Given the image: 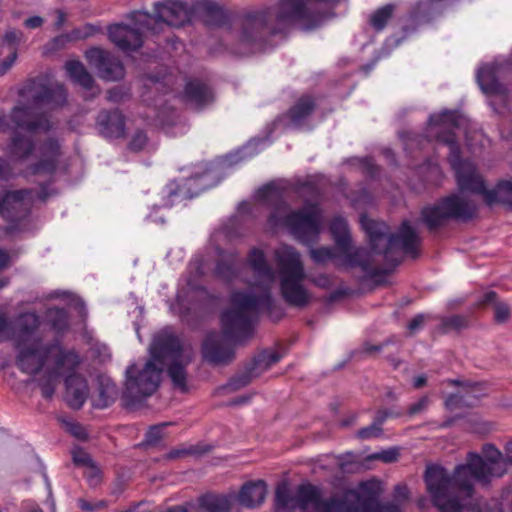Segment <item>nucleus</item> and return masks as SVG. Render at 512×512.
Instances as JSON below:
<instances>
[{"mask_svg": "<svg viewBox=\"0 0 512 512\" xmlns=\"http://www.w3.org/2000/svg\"><path fill=\"white\" fill-rule=\"evenodd\" d=\"M399 450L397 448H390L388 450H384L380 453H377L373 456L374 459H379L385 463H392L397 461L399 458Z\"/></svg>", "mask_w": 512, "mask_h": 512, "instance_id": "c9c22d12", "label": "nucleus"}, {"mask_svg": "<svg viewBox=\"0 0 512 512\" xmlns=\"http://www.w3.org/2000/svg\"><path fill=\"white\" fill-rule=\"evenodd\" d=\"M316 25H317V23H315V24H313V25H307V26H306V28H312V27H314V26H316Z\"/></svg>", "mask_w": 512, "mask_h": 512, "instance_id": "69168bd1", "label": "nucleus"}, {"mask_svg": "<svg viewBox=\"0 0 512 512\" xmlns=\"http://www.w3.org/2000/svg\"><path fill=\"white\" fill-rule=\"evenodd\" d=\"M68 40H69L68 36L61 35V36L56 37L53 40V43L56 44V45H64Z\"/></svg>", "mask_w": 512, "mask_h": 512, "instance_id": "13d9d810", "label": "nucleus"}, {"mask_svg": "<svg viewBox=\"0 0 512 512\" xmlns=\"http://www.w3.org/2000/svg\"><path fill=\"white\" fill-rule=\"evenodd\" d=\"M281 356L276 351H264L255 357L252 366L248 370L249 378L258 377L264 371L280 360Z\"/></svg>", "mask_w": 512, "mask_h": 512, "instance_id": "a878e982", "label": "nucleus"}, {"mask_svg": "<svg viewBox=\"0 0 512 512\" xmlns=\"http://www.w3.org/2000/svg\"><path fill=\"white\" fill-rule=\"evenodd\" d=\"M314 102L312 98L302 97L290 110V118L294 124L300 123L313 111Z\"/></svg>", "mask_w": 512, "mask_h": 512, "instance_id": "c85d7f7f", "label": "nucleus"}, {"mask_svg": "<svg viewBox=\"0 0 512 512\" xmlns=\"http://www.w3.org/2000/svg\"><path fill=\"white\" fill-rule=\"evenodd\" d=\"M65 399L74 409L82 407L88 397L86 380L79 375H71L66 379Z\"/></svg>", "mask_w": 512, "mask_h": 512, "instance_id": "aec40b11", "label": "nucleus"}, {"mask_svg": "<svg viewBox=\"0 0 512 512\" xmlns=\"http://www.w3.org/2000/svg\"><path fill=\"white\" fill-rule=\"evenodd\" d=\"M97 123L106 137L117 138L124 134V118L118 110L103 111L98 115Z\"/></svg>", "mask_w": 512, "mask_h": 512, "instance_id": "412c9836", "label": "nucleus"}, {"mask_svg": "<svg viewBox=\"0 0 512 512\" xmlns=\"http://www.w3.org/2000/svg\"><path fill=\"white\" fill-rule=\"evenodd\" d=\"M153 18L150 14L136 11L128 16L129 23H118L108 27L110 41L123 51L136 50L143 44V33L147 30L156 32L150 27Z\"/></svg>", "mask_w": 512, "mask_h": 512, "instance_id": "9d476101", "label": "nucleus"}, {"mask_svg": "<svg viewBox=\"0 0 512 512\" xmlns=\"http://www.w3.org/2000/svg\"><path fill=\"white\" fill-rule=\"evenodd\" d=\"M14 175V169L11 163L0 158V180H8Z\"/></svg>", "mask_w": 512, "mask_h": 512, "instance_id": "ea45409f", "label": "nucleus"}, {"mask_svg": "<svg viewBox=\"0 0 512 512\" xmlns=\"http://www.w3.org/2000/svg\"><path fill=\"white\" fill-rule=\"evenodd\" d=\"M458 401V397L456 395H452L450 396L447 400H446V406L449 408V409H453L455 403Z\"/></svg>", "mask_w": 512, "mask_h": 512, "instance_id": "bf43d9fd", "label": "nucleus"}, {"mask_svg": "<svg viewBox=\"0 0 512 512\" xmlns=\"http://www.w3.org/2000/svg\"><path fill=\"white\" fill-rule=\"evenodd\" d=\"M147 143V137L143 132H137L134 134L131 142L130 149L133 151H140L144 148Z\"/></svg>", "mask_w": 512, "mask_h": 512, "instance_id": "58836bf2", "label": "nucleus"}, {"mask_svg": "<svg viewBox=\"0 0 512 512\" xmlns=\"http://www.w3.org/2000/svg\"><path fill=\"white\" fill-rule=\"evenodd\" d=\"M151 359L145 364L137 376H133L135 367L127 369L126 389L131 394L149 396L153 394L161 381V373L167 366V373L173 387L186 392V366L192 361L193 350L189 344L182 343L169 330L158 333L150 347Z\"/></svg>", "mask_w": 512, "mask_h": 512, "instance_id": "7ed1b4c3", "label": "nucleus"}, {"mask_svg": "<svg viewBox=\"0 0 512 512\" xmlns=\"http://www.w3.org/2000/svg\"><path fill=\"white\" fill-rule=\"evenodd\" d=\"M217 272H218L221 276H223V277H226V276H227V275H226V273H225V271H224V269H223V265H218V267H217Z\"/></svg>", "mask_w": 512, "mask_h": 512, "instance_id": "680f3d73", "label": "nucleus"}, {"mask_svg": "<svg viewBox=\"0 0 512 512\" xmlns=\"http://www.w3.org/2000/svg\"><path fill=\"white\" fill-rule=\"evenodd\" d=\"M60 156V146L56 141L49 140L39 151L37 161L30 163L25 171L26 175H50L57 166Z\"/></svg>", "mask_w": 512, "mask_h": 512, "instance_id": "dca6fc26", "label": "nucleus"}, {"mask_svg": "<svg viewBox=\"0 0 512 512\" xmlns=\"http://www.w3.org/2000/svg\"><path fill=\"white\" fill-rule=\"evenodd\" d=\"M381 428L379 423H373L368 427H365L358 431V437L362 439H368L380 435Z\"/></svg>", "mask_w": 512, "mask_h": 512, "instance_id": "e433bc0d", "label": "nucleus"}, {"mask_svg": "<svg viewBox=\"0 0 512 512\" xmlns=\"http://www.w3.org/2000/svg\"><path fill=\"white\" fill-rule=\"evenodd\" d=\"M393 10L394 7L392 5H385L384 7L375 11L370 18L371 25L376 30H382L390 19Z\"/></svg>", "mask_w": 512, "mask_h": 512, "instance_id": "2f4dec72", "label": "nucleus"}, {"mask_svg": "<svg viewBox=\"0 0 512 512\" xmlns=\"http://www.w3.org/2000/svg\"><path fill=\"white\" fill-rule=\"evenodd\" d=\"M360 223L368 235L373 249L378 248V242L385 241L387 243V249L384 252L386 256L395 248H400L405 253L415 255L419 238L407 222L402 224L397 235H391L389 237H387L388 228L383 222L362 216Z\"/></svg>", "mask_w": 512, "mask_h": 512, "instance_id": "1a4fd4ad", "label": "nucleus"}, {"mask_svg": "<svg viewBox=\"0 0 512 512\" xmlns=\"http://www.w3.org/2000/svg\"><path fill=\"white\" fill-rule=\"evenodd\" d=\"M31 512H42V510H40V509H35V510L31 511Z\"/></svg>", "mask_w": 512, "mask_h": 512, "instance_id": "338daca9", "label": "nucleus"}, {"mask_svg": "<svg viewBox=\"0 0 512 512\" xmlns=\"http://www.w3.org/2000/svg\"><path fill=\"white\" fill-rule=\"evenodd\" d=\"M311 281L320 288H329L331 286V280L327 275H319L317 277H313Z\"/></svg>", "mask_w": 512, "mask_h": 512, "instance_id": "49530a36", "label": "nucleus"}, {"mask_svg": "<svg viewBox=\"0 0 512 512\" xmlns=\"http://www.w3.org/2000/svg\"><path fill=\"white\" fill-rule=\"evenodd\" d=\"M73 461L76 465L87 467L92 464V460L88 453L81 449H75L72 453Z\"/></svg>", "mask_w": 512, "mask_h": 512, "instance_id": "4c0bfd02", "label": "nucleus"}, {"mask_svg": "<svg viewBox=\"0 0 512 512\" xmlns=\"http://www.w3.org/2000/svg\"><path fill=\"white\" fill-rule=\"evenodd\" d=\"M425 383H426V377H425V376H423V375H420V376H417V377L414 379V383H413V385H414V387H415V388H417V389H418V388L423 387V386L425 385Z\"/></svg>", "mask_w": 512, "mask_h": 512, "instance_id": "4d7b16f0", "label": "nucleus"}, {"mask_svg": "<svg viewBox=\"0 0 512 512\" xmlns=\"http://www.w3.org/2000/svg\"><path fill=\"white\" fill-rule=\"evenodd\" d=\"M9 263H10V256L9 254L0 249V271L7 268L9 266Z\"/></svg>", "mask_w": 512, "mask_h": 512, "instance_id": "603ef678", "label": "nucleus"}, {"mask_svg": "<svg viewBox=\"0 0 512 512\" xmlns=\"http://www.w3.org/2000/svg\"><path fill=\"white\" fill-rule=\"evenodd\" d=\"M475 206L459 196H450L434 206L422 210V219L430 228L442 225L450 218L467 219L474 215Z\"/></svg>", "mask_w": 512, "mask_h": 512, "instance_id": "9b49d317", "label": "nucleus"}, {"mask_svg": "<svg viewBox=\"0 0 512 512\" xmlns=\"http://www.w3.org/2000/svg\"><path fill=\"white\" fill-rule=\"evenodd\" d=\"M394 497L398 501H405L409 497V490L406 485L398 484L394 489Z\"/></svg>", "mask_w": 512, "mask_h": 512, "instance_id": "c03bdc74", "label": "nucleus"}, {"mask_svg": "<svg viewBox=\"0 0 512 512\" xmlns=\"http://www.w3.org/2000/svg\"><path fill=\"white\" fill-rule=\"evenodd\" d=\"M7 283H8V281H7V280H2V281H0V289H1L2 287H4L5 285H7Z\"/></svg>", "mask_w": 512, "mask_h": 512, "instance_id": "0e129e2a", "label": "nucleus"}, {"mask_svg": "<svg viewBox=\"0 0 512 512\" xmlns=\"http://www.w3.org/2000/svg\"><path fill=\"white\" fill-rule=\"evenodd\" d=\"M267 493V486L263 480L245 483L236 496L239 504L253 508L263 503Z\"/></svg>", "mask_w": 512, "mask_h": 512, "instance_id": "6ab92c4d", "label": "nucleus"}, {"mask_svg": "<svg viewBox=\"0 0 512 512\" xmlns=\"http://www.w3.org/2000/svg\"><path fill=\"white\" fill-rule=\"evenodd\" d=\"M153 19L152 24H167L169 26H181L190 19V10L188 6L178 0H168L163 3L155 4V15H150Z\"/></svg>", "mask_w": 512, "mask_h": 512, "instance_id": "4468645a", "label": "nucleus"}, {"mask_svg": "<svg viewBox=\"0 0 512 512\" xmlns=\"http://www.w3.org/2000/svg\"><path fill=\"white\" fill-rule=\"evenodd\" d=\"M87 61L97 69L98 74L105 80H119L124 77V67L110 52L101 48H91L86 52Z\"/></svg>", "mask_w": 512, "mask_h": 512, "instance_id": "ddd939ff", "label": "nucleus"}, {"mask_svg": "<svg viewBox=\"0 0 512 512\" xmlns=\"http://www.w3.org/2000/svg\"><path fill=\"white\" fill-rule=\"evenodd\" d=\"M310 256L312 260L315 263L322 264L327 261H336L338 264L342 265H352L355 262H344L343 261V254L340 250L337 249V246L335 248L331 247H320L317 249H311L310 250Z\"/></svg>", "mask_w": 512, "mask_h": 512, "instance_id": "bb28decb", "label": "nucleus"}, {"mask_svg": "<svg viewBox=\"0 0 512 512\" xmlns=\"http://www.w3.org/2000/svg\"><path fill=\"white\" fill-rule=\"evenodd\" d=\"M68 430L76 437L83 438L85 436V432L82 427L75 423L68 424Z\"/></svg>", "mask_w": 512, "mask_h": 512, "instance_id": "3c124183", "label": "nucleus"}, {"mask_svg": "<svg viewBox=\"0 0 512 512\" xmlns=\"http://www.w3.org/2000/svg\"><path fill=\"white\" fill-rule=\"evenodd\" d=\"M4 132V123L2 119L0 118V133Z\"/></svg>", "mask_w": 512, "mask_h": 512, "instance_id": "e2e57ef3", "label": "nucleus"}, {"mask_svg": "<svg viewBox=\"0 0 512 512\" xmlns=\"http://www.w3.org/2000/svg\"><path fill=\"white\" fill-rule=\"evenodd\" d=\"M66 97L65 89L62 85H57L52 91L45 88L44 93L35 94V101L38 102H54L55 104H61Z\"/></svg>", "mask_w": 512, "mask_h": 512, "instance_id": "7c9ffc66", "label": "nucleus"}, {"mask_svg": "<svg viewBox=\"0 0 512 512\" xmlns=\"http://www.w3.org/2000/svg\"><path fill=\"white\" fill-rule=\"evenodd\" d=\"M484 302L494 305V317L497 322L503 323L510 318L511 309L509 305L503 301H499L494 291H489L484 295Z\"/></svg>", "mask_w": 512, "mask_h": 512, "instance_id": "cd10ccee", "label": "nucleus"}, {"mask_svg": "<svg viewBox=\"0 0 512 512\" xmlns=\"http://www.w3.org/2000/svg\"><path fill=\"white\" fill-rule=\"evenodd\" d=\"M265 26L264 14L247 16L241 24L240 41L243 44H252Z\"/></svg>", "mask_w": 512, "mask_h": 512, "instance_id": "5701e85b", "label": "nucleus"}, {"mask_svg": "<svg viewBox=\"0 0 512 512\" xmlns=\"http://www.w3.org/2000/svg\"><path fill=\"white\" fill-rule=\"evenodd\" d=\"M274 262L276 272L269 266L261 250H251L248 264L256 281L249 287L248 292L232 293L229 306L221 315L224 335L213 332L203 341L202 356L206 362L220 365L233 358V350L227 337H239L248 332L258 312L270 308V291L276 275L281 295L287 303L303 307L310 302L311 295L302 284L306 274L299 252L291 246L282 245L274 251Z\"/></svg>", "mask_w": 512, "mask_h": 512, "instance_id": "f257e3e1", "label": "nucleus"}, {"mask_svg": "<svg viewBox=\"0 0 512 512\" xmlns=\"http://www.w3.org/2000/svg\"><path fill=\"white\" fill-rule=\"evenodd\" d=\"M66 19H67V16H66L65 12H63L62 10H57L56 11V21H55L56 29L61 28L64 25V23L66 22Z\"/></svg>", "mask_w": 512, "mask_h": 512, "instance_id": "864d4df0", "label": "nucleus"}, {"mask_svg": "<svg viewBox=\"0 0 512 512\" xmlns=\"http://www.w3.org/2000/svg\"><path fill=\"white\" fill-rule=\"evenodd\" d=\"M199 8L206 13L219 17L223 15L222 9L213 1L210 0H202L199 2Z\"/></svg>", "mask_w": 512, "mask_h": 512, "instance_id": "f704fd0d", "label": "nucleus"}, {"mask_svg": "<svg viewBox=\"0 0 512 512\" xmlns=\"http://www.w3.org/2000/svg\"><path fill=\"white\" fill-rule=\"evenodd\" d=\"M16 58L17 52L15 51V49H12L9 55L3 61L0 62V75H3L12 67V65L16 61Z\"/></svg>", "mask_w": 512, "mask_h": 512, "instance_id": "a19ab883", "label": "nucleus"}, {"mask_svg": "<svg viewBox=\"0 0 512 512\" xmlns=\"http://www.w3.org/2000/svg\"><path fill=\"white\" fill-rule=\"evenodd\" d=\"M232 496L219 494H206L197 502L187 503L189 511L193 512H229Z\"/></svg>", "mask_w": 512, "mask_h": 512, "instance_id": "a211bd4d", "label": "nucleus"}, {"mask_svg": "<svg viewBox=\"0 0 512 512\" xmlns=\"http://www.w3.org/2000/svg\"><path fill=\"white\" fill-rule=\"evenodd\" d=\"M80 506H81V508H82L83 510H87V511L92 510V507H91L88 503H86L85 501H83V500H81V501H80Z\"/></svg>", "mask_w": 512, "mask_h": 512, "instance_id": "052dcab7", "label": "nucleus"}, {"mask_svg": "<svg viewBox=\"0 0 512 512\" xmlns=\"http://www.w3.org/2000/svg\"><path fill=\"white\" fill-rule=\"evenodd\" d=\"M449 323L451 326L458 328L464 325V320L459 316H455L450 319Z\"/></svg>", "mask_w": 512, "mask_h": 512, "instance_id": "6e6d98bb", "label": "nucleus"}, {"mask_svg": "<svg viewBox=\"0 0 512 512\" xmlns=\"http://www.w3.org/2000/svg\"><path fill=\"white\" fill-rule=\"evenodd\" d=\"M21 39L22 33L16 30L8 31L4 36L5 42H7L9 45L19 43Z\"/></svg>", "mask_w": 512, "mask_h": 512, "instance_id": "a18cd8bd", "label": "nucleus"}, {"mask_svg": "<svg viewBox=\"0 0 512 512\" xmlns=\"http://www.w3.org/2000/svg\"><path fill=\"white\" fill-rule=\"evenodd\" d=\"M86 470L84 472L85 476L87 477L90 484L95 485L100 480V471L99 469L94 466L93 464L85 467Z\"/></svg>", "mask_w": 512, "mask_h": 512, "instance_id": "37998d69", "label": "nucleus"}, {"mask_svg": "<svg viewBox=\"0 0 512 512\" xmlns=\"http://www.w3.org/2000/svg\"><path fill=\"white\" fill-rule=\"evenodd\" d=\"M330 232L334 238L337 249L343 254V261L356 262V256L359 251L351 245V239L345 219L335 217L330 224Z\"/></svg>", "mask_w": 512, "mask_h": 512, "instance_id": "f3484780", "label": "nucleus"}, {"mask_svg": "<svg viewBox=\"0 0 512 512\" xmlns=\"http://www.w3.org/2000/svg\"><path fill=\"white\" fill-rule=\"evenodd\" d=\"M478 82L485 94L502 95L505 88L496 80L494 70L490 66L482 67L478 72Z\"/></svg>", "mask_w": 512, "mask_h": 512, "instance_id": "b1692460", "label": "nucleus"}, {"mask_svg": "<svg viewBox=\"0 0 512 512\" xmlns=\"http://www.w3.org/2000/svg\"><path fill=\"white\" fill-rule=\"evenodd\" d=\"M505 455L507 457V464L509 463L512 465V441L505 445Z\"/></svg>", "mask_w": 512, "mask_h": 512, "instance_id": "5fc2aeb1", "label": "nucleus"}, {"mask_svg": "<svg viewBox=\"0 0 512 512\" xmlns=\"http://www.w3.org/2000/svg\"><path fill=\"white\" fill-rule=\"evenodd\" d=\"M33 199L29 190L7 192L0 200V215L7 221L22 219Z\"/></svg>", "mask_w": 512, "mask_h": 512, "instance_id": "2eb2a0df", "label": "nucleus"}, {"mask_svg": "<svg viewBox=\"0 0 512 512\" xmlns=\"http://www.w3.org/2000/svg\"><path fill=\"white\" fill-rule=\"evenodd\" d=\"M43 24V19L40 16H32L25 20L24 25L29 29H35Z\"/></svg>", "mask_w": 512, "mask_h": 512, "instance_id": "09e8293b", "label": "nucleus"}, {"mask_svg": "<svg viewBox=\"0 0 512 512\" xmlns=\"http://www.w3.org/2000/svg\"><path fill=\"white\" fill-rule=\"evenodd\" d=\"M429 405V398L427 396H423L416 403L412 404L409 407V413L411 415H416L425 410Z\"/></svg>", "mask_w": 512, "mask_h": 512, "instance_id": "79ce46f5", "label": "nucleus"}, {"mask_svg": "<svg viewBox=\"0 0 512 512\" xmlns=\"http://www.w3.org/2000/svg\"><path fill=\"white\" fill-rule=\"evenodd\" d=\"M482 453L484 458L469 453L466 464L459 465L453 477L441 466L427 467L425 482L435 506L442 511L456 512L466 506L462 501L472 496L475 482L488 484L506 473L507 457L493 444L483 445Z\"/></svg>", "mask_w": 512, "mask_h": 512, "instance_id": "f03ea898", "label": "nucleus"}, {"mask_svg": "<svg viewBox=\"0 0 512 512\" xmlns=\"http://www.w3.org/2000/svg\"><path fill=\"white\" fill-rule=\"evenodd\" d=\"M282 191L276 183L263 186L257 192V198L263 202L276 203L268 224L271 229H288L300 242L309 245L319 236L322 225V213L318 205L306 204L301 210L292 211L282 201Z\"/></svg>", "mask_w": 512, "mask_h": 512, "instance_id": "423d86ee", "label": "nucleus"}, {"mask_svg": "<svg viewBox=\"0 0 512 512\" xmlns=\"http://www.w3.org/2000/svg\"><path fill=\"white\" fill-rule=\"evenodd\" d=\"M65 68L69 77L86 90L93 89L94 80L84 65L79 61H68Z\"/></svg>", "mask_w": 512, "mask_h": 512, "instance_id": "393cba45", "label": "nucleus"}, {"mask_svg": "<svg viewBox=\"0 0 512 512\" xmlns=\"http://www.w3.org/2000/svg\"><path fill=\"white\" fill-rule=\"evenodd\" d=\"M167 423L155 425L151 427L146 433V443L148 445H155L163 437V429Z\"/></svg>", "mask_w": 512, "mask_h": 512, "instance_id": "72a5a7b5", "label": "nucleus"}, {"mask_svg": "<svg viewBox=\"0 0 512 512\" xmlns=\"http://www.w3.org/2000/svg\"><path fill=\"white\" fill-rule=\"evenodd\" d=\"M11 119L17 132L12 138L10 153L19 160H26L34 147L31 136L47 131L51 127L50 122L45 116L35 115L30 108L19 106L12 110Z\"/></svg>", "mask_w": 512, "mask_h": 512, "instance_id": "6e6552de", "label": "nucleus"}, {"mask_svg": "<svg viewBox=\"0 0 512 512\" xmlns=\"http://www.w3.org/2000/svg\"><path fill=\"white\" fill-rule=\"evenodd\" d=\"M381 482L370 479L359 484L357 489L348 490L341 499L327 501L333 505L332 512H400L397 505H380L377 497L381 493Z\"/></svg>", "mask_w": 512, "mask_h": 512, "instance_id": "0eeeda50", "label": "nucleus"}, {"mask_svg": "<svg viewBox=\"0 0 512 512\" xmlns=\"http://www.w3.org/2000/svg\"><path fill=\"white\" fill-rule=\"evenodd\" d=\"M185 97L195 108H201L210 103L213 99L210 89L199 81L187 83Z\"/></svg>", "mask_w": 512, "mask_h": 512, "instance_id": "4be33fe9", "label": "nucleus"}, {"mask_svg": "<svg viewBox=\"0 0 512 512\" xmlns=\"http://www.w3.org/2000/svg\"><path fill=\"white\" fill-rule=\"evenodd\" d=\"M276 504L278 508H300L303 512H332V506L320 497V491L309 484L298 487L295 498L288 494L286 486H280L276 490Z\"/></svg>", "mask_w": 512, "mask_h": 512, "instance_id": "f8f14e48", "label": "nucleus"}, {"mask_svg": "<svg viewBox=\"0 0 512 512\" xmlns=\"http://www.w3.org/2000/svg\"><path fill=\"white\" fill-rule=\"evenodd\" d=\"M125 96L126 92L122 88H114L108 92V99L114 102L123 100Z\"/></svg>", "mask_w": 512, "mask_h": 512, "instance_id": "de8ad7c7", "label": "nucleus"}, {"mask_svg": "<svg viewBox=\"0 0 512 512\" xmlns=\"http://www.w3.org/2000/svg\"><path fill=\"white\" fill-rule=\"evenodd\" d=\"M25 314L21 315L15 325L12 326L4 314L0 313V342L13 339L16 344L19 342V325L18 322Z\"/></svg>", "mask_w": 512, "mask_h": 512, "instance_id": "c756f323", "label": "nucleus"}, {"mask_svg": "<svg viewBox=\"0 0 512 512\" xmlns=\"http://www.w3.org/2000/svg\"><path fill=\"white\" fill-rule=\"evenodd\" d=\"M423 323H424V316L418 315L409 322L407 327H408L409 331L413 333V332L417 331L423 325Z\"/></svg>", "mask_w": 512, "mask_h": 512, "instance_id": "8fccbe9b", "label": "nucleus"}, {"mask_svg": "<svg viewBox=\"0 0 512 512\" xmlns=\"http://www.w3.org/2000/svg\"><path fill=\"white\" fill-rule=\"evenodd\" d=\"M19 325V356L18 367L27 374H35L43 370L47 381H41L42 394L50 398L54 394L58 378L75 369L80 360L73 351H65L59 344L44 347L40 344L36 329L39 319L34 313H25Z\"/></svg>", "mask_w": 512, "mask_h": 512, "instance_id": "20e7f679", "label": "nucleus"}, {"mask_svg": "<svg viewBox=\"0 0 512 512\" xmlns=\"http://www.w3.org/2000/svg\"><path fill=\"white\" fill-rule=\"evenodd\" d=\"M47 318L56 330H62L67 325V314L64 310L51 308L47 311Z\"/></svg>", "mask_w": 512, "mask_h": 512, "instance_id": "473e14b6", "label": "nucleus"}, {"mask_svg": "<svg viewBox=\"0 0 512 512\" xmlns=\"http://www.w3.org/2000/svg\"><path fill=\"white\" fill-rule=\"evenodd\" d=\"M461 116L452 111H444L432 115L429 119L428 134L430 137L444 142L450 148L449 161L455 170L457 182L461 190H469L483 196L488 205L502 204L512 207V182L502 181L494 189L485 188L482 177L477 173L470 161H461L459 148L454 140L452 128L461 123Z\"/></svg>", "mask_w": 512, "mask_h": 512, "instance_id": "39448f33", "label": "nucleus"}]
</instances>
